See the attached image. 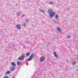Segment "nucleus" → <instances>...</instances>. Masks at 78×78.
Here are the masks:
<instances>
[{"label": "nucleus", "mask_w": 78, "mask_h": 78, "mask_svg": "<svg viewBox=\"0 0 78 78\" xmlns=\"http://www.w3.org/2000/svg\"><path fill=\"white\" fill-rule=\"evenodd\" d=\"M17 16H20V12H18L17 13Z\"/></svg>", "instance_id": "18"}, {"label": "nucleus", "mask_w": 78, "mask_h": 78, "mask_svg": "<svg viewBox=\"0 0 78 78\" xmlns=\"http://www.w3.org/2000/svg\"><path fill=\"white\" fill-rule=\"evenodd\" d=\"M54 56L57 59H58V55L57 54H56V52H54Z\"/></svg>", "instance_id": "4"}, {"label": "nucleus", "mask_w": 78, "mask_h": 78, "mask_svg": "<svg viewBox=\"0 0 78 78\" xmlns=\"http://www.w3.org/2000/svg\"><path fill=\"white\" fill-rule=\"evenodd\" d=\"M10 64L12 66H16V64H15V63L14 62H11Z\"/></svg>", "instance_id": "7"}, {"label": "nucleus", "mask_w": 78, "mask_h": 78, "mask_svg": "<svg viewBox=\"0 0 78 78\" xmlns=\"http://www.w3.org/2000/svg\"><path fill=\"white\" fill-rule=\"evenodd\" d=\"M16 28L17 29H20V24H18L16 26Z\"/></svg>", "instance_id": "6"}, {"label": "nucleus", "mask_w": 78, "mask_h": 78, "mask_svg": "<svg viewBox=\"0 0 78 78\" xmlns=\"http://www.w3.org/2000/svg\"><path fill=\"white\" fill-rule=\"evenodd\" d=\"M28 22H29V20L28 19H26L25 20V22L26 23H28Z\"/></svg>", "instance_id": "9"}, {"label": "nucleus", "mask_w": 78, "mask_h": 78, "mask_svg": "<svg viewBox=\"0 0 78 78\" xmlns=\"http://www.w3.org/2000/svg\"><path fill=\"white\" fill-rule=\"evenodd\" d=\"M67 38H68V39H69V38H70V36H67Z\"/></svg>", "instance_id": "21"}, {"label": "nucleus", "mask_w": 78, "mask_h": 78, "mask_svg": "<svg viewBox=\"0 0 78 78\" xmlns=\"http://www.w3.org/2000/svg\"><path fill=\"white\" fill-rule=\"evenodd\" d=\"M54 22H55V23H56V20H54Z\"/></svg>", "instance_id": "24"}, {"label": "nucleus", "mask_w": 78, "mask_h": 78, "mask_svg": "<svg viewBox=\"0 0 78 78\" xmlns=\"http://www.w3.org/2000/svg\"><path fill=\"white\" fill-rule=\"evenodd\" d=\"M16 68L14 66H12V68H11V70L12 71H14L15 70Z\"/></svg>", "instance_id": "5"}, {"label": "nucleus", "mask_w": 78, "mask_h": 78, "mask_svg": "<svg viewBox=\"0 0 78 78\" xmlns=\"http://www.w3.org/2000/svg\"><path fill=\"white\" fill-rule=\"evenodd\" d=\"M48 12L49 14V16L50 17H53L55 15V13L53 12V10L52 9H49Z\"/></svg>", "instance_id": "1"}, {"label": "nucleus", "mask_w": 78, "mask_h": 78, "mask_svg": "<svg viewBox=\"0 0 78 78\" xmlns=\"http://www.w3.org/2000/svg\"><path fill=\"white\" fill-rule=\"evenodd\" d=\"M77 71H78V68H77Z\"/></svg>", "instance_id": "25"}, {"label": "nucleus", "mask_w": 78, "mask_h": 78, "mask_svg": "<svg viewBox=\"0 0 78 78\" xmlns=\"http://www.w3.org/2000/svg\"><path fill=\"white\" fill-rule=\"evenodd\" d=\"M75 64H76V62H74L73 63V65H75Z\"/></svg>", "instance_id": "19"}, {"label": "nucleus", "mask_w": 78, "mask_h": 78, "mask_svg": "<svg viewBox=\"0 0 78 78\" xmlns=\"http://www.w3.org/2000/svg\"><path fill=\"white\" fill-rule=\"evenodd\" d=\"M25 57V55L24 54H22L21 56L18 58V60L22 61L24 59V58Z\"/></svg>", "instance_id": "2"}, {"label": "nucleus", "mask_w": 78, "mask_h": 78, "mask_svg": "<svg viewBox=\"0 0 78 78\" xmlns=\"http://www.w3.org/2000/svg\"><path fill=\"white\" fill-rule=\"evenodd\" d=\"M54 2H53L50 1L49 2V3L50 4V5H53Z\"/></svg>", "instance_id": "13"}, {"label": "nucleus", "mask_w": 78, "mask_h": 78, "mask_svg": "<svg viewBox=\"0 0 78 78\" xmlns=\"http://www.w3.org/2000/svg\"><path fill=\"white\" fill-rule=\"evenodd\" d=\"M23 26H24V27H25V26H26V23H24V24H23Z\"/></svg>", "instance_id": "20"}, {"label": "nucleus", "mask_w": 78, "mask_h": 78, "mask_svg": "<svg viewBox=\"0 0 78 78\" xmlns=\"http://www.w3.org/2000/svg\"><path fill=\"white\" fill-rule=\"evenodd\" d=\"M55 18L56 19H58V15H56L55 16Z\"/></svg>", "instance_id": "15"}, {"label": "nucleus", "mask_w": 78, "mask_h": 78, "mask_svg": "<svg viewBox=\"0 0 78 78\" xmlns=\"http://www.w3.org/2000/svg\"><path fill=\"white\" fill-rule=\"evenodd\" d=\"M10 72H11V71H7L5 74V75H7V74H9V73H10Z\"/></svg>", "instance_id": "11"}, {"label": "nucleus", "mask_w": 78, "mask_h": 78, "mask_svg": "<svg viewBox=\"0 0 78 78\" xmlns=\"http://www.w3.org/2000/svg\"><path fill=\"white\" fill-rule=\"evenodd\" d=\"M21 17H25V15H22V16H21Z\"/></svg>", "instance_id": "23"}, {"label": "nucleus", "mask_w": 78, "mask_h": 78, "mask_svg": "<svg viewBox=\"0 0 78 78\" xmlns=\"http://www.w3.org/2000/svg\"><path fill=\"white\" fill-rule=\"evenodd\" d=\"M44 59H45V57H41L40 59V62H42V61H44Z\"/></svg>", "instance_id": "3"}, {"label": "nucleus", "mask_w": 78, "mask_h": 78, "mask_svg": "<svg viewBox=\"0 0 78 78\" xmlns=\"http://www.w3.org/2000/svg\"><path fill=\"white\" fill-rule=\"evenodd\" d=\"M40 11H41V12H45V11H44V10L41 9H40Z\"/></svg>", "instance_id": "14"}, {"label": "nucleus", "mask_w": 78, "mask_h": 78, "mask_svg": "<svg viewBox=\"0 0 78 78\" xmlns=\"http://www.w3.org/2000/svg\"><path fill=\"white\" fill-rule=\"evenodd\" d=\"M16 5L17 6V5Z\"/></svg>", "instance_id": "26"}, {"label": "nucleus", "mask_w": 78, "mask_h": 78, "mask_svg": "<svg viewBox=\"0 0 78 78\" xmlns=\"http://www.w3.org/2000/svg\"><path fill=\"white\" fill-rule=\"evenodd\" d=\"M4 78H8V76H4Z\"/></svg>", "instance_id": "22"}, {"label": "nucleus", "mask_w": 78, "mask_h": 78, "mask_svg": "<svg viewBox=\"0 0 78 78\" xmlns=\"http://www.w3.org/2000/svg\"><path fill=\"white\" fill-rule=\"evenodd\" d=\"M33 59V58H30H30H28V59H27V61H31V60Z\"/></svg>", "instance_id": "8"}, {"label": "nucleus", "mask_w": 78, "mask_h": 78, "mask_svg": "<svg viewBox=\"0 0 78 78\" xmlns=\"http://www.w3.org/2000/svg\"><path fill=\"white\" fill-rule=\"evenodd\" d=\"M57 30H58L59 32H61V29H60V28H59V27H57Z\"/></svg>", "instance_id": "16"}, {"label": "nucleus", "mask_w": 78, "mask_h": 78, "mask_svg": "<svg viewBox=\"0 0 78 78\" xmlns=\"http://www.w3.org/2000/svg\"><path fill=\"white\" fill-rule=\"evenodd\" d=\"M34 57V54H32V55H31V56H30V58H33Z\"/></svg>", "instance_id": "10"}, {"label": "nucleus", "mask_w": 78, "mask_h": 78, "mask_svg": "<svg viewBox=\"0 0 78 78\" xmlns=\"http://www.w3.org/2000/svg\"><path fill=\"white\" fill-rule=\"evenodd\" d=\"M17 64L18 66H20V64H21V63L18 61L17 62Z\"/></svg>", "instance_id": "12"}, {"label": "nucleus", "mask_w": 78, "mask_h": 78, "mask_svg": "<svg viewBox=\"0 0 78 78\" xmlns=\"http://www.w3.org/2000/svg\"><path fill=\"white\" fill-rule=\"evenodd\" d=\"M30 55V53L28 52L26 54V55L27 56H29V55Z\"/></svg>", "instance_id": "17"}]
</instances>
